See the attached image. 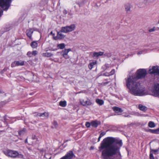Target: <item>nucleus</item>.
<instances>
[{
	"label": "nucleus",
	"mask_w": 159,
	"mask_h": 159,
	"mask_svg": "<svg viewBox=\"0 0 159 159\" xmlns=\"http://www.w3.org/2000/svg\"><path fill=\"white\" fill-rule=\"evenodd\" d=\"M123 145L122 140L118 138L109 137L104 139L98 148L102 152V155L104 159H120L121 155L120 149Z\"/></svg>",
	"instance_id": "f257e3e1"
},
{
	"label": "nucleus",
	"mask_w": 159,
	"mask_h": 159,
	"mask_svg": "<svg viewBox=\"0 0 159 159\" xmlns=\"http://www.w3.org/2000/svg\"><path fill=\"white\" fill-rule=\"evenodd\" d=\"M147 74L146 70L140 69L137 70L136 75L129 76L126 80V85L129 90V92L135 96L143 95L144 89L140 85L139 79L144 78Z\"/></svg>",
	"instance_id": "f03ea898"
},
{
	"label": "nucleus",
	"mask_w": 159,
	"mask_h": 159,
	"mask_svg": "<svg viewBox=\"0 0 159 159\" xmlns=\"http://www.w3.org/2000/svg\"><path fill=\"white\" fill-rule=\"evenodd\" d=\"M75 25L74 24H71L69 26H66L61 27V30L57 33L56 36H54L55 34H53L54 39L55 40H61L64 38L65 36L60 33H67L73 31L75 29Z\"/></svg>",
	"instance_id": "7ed1b4c3"
},
{
	"label": "nucleus",
	"mask_w": 159,
	"mask_h": 159,
	"mask_svg": "<svg viewBox=\"0 0 159 159\" xmlns=\"http://www.w3.org/2000/svg\"><path fill=\"white\" fill-rule=\"evenodd\" d=\"M11 0H0V7L4 10H7L10 6Z\"/></svg>",
	"instance_id": "20e7f679"
},
{
	"label": "nucleus",
	"mask_w": 159,
	"mask_h": 159,
	"mask_svg": "<svg viewBox=\"0 0 159 159\" xmlns=\"http://www.w3.org/2000/svg\"><path fill=\"white\" fill-rule=\"evenodd\" d=\"M152 95L159 98V84H155L152 89Z\"/></svg>",
	"instance_id": "39448f33"
},
{
	"label": "nucleus",
	"mask_w": 159,
	"mask_h": 159,
	"mask_svg": "<svg viewBox=\"0 0 159 159\" xmlns=\"http://www.w3.org/2000/svg\"><path fill=\"white\" fill-rule=\"evenodd\" d=\"M4 153L6 156L13 158L19 155V153L17 152L10 150L4 152Z\"/></svg>",
	"instance_id": "423d86ee"
},
{
	"label": "nucleus",
	"mask_w": 159,
	"mask_h": 159,
	"mask_svg": "<svg viewBox=\"0 0 159 159\" xmlns=\"http://www.w3.org/2000/svg\"><path fill=\"white\" fill-rule=\"evenodd\" d=\"M75 156L72 151H70L67 152L66 155L60 159H72L75 157Z\"/></svg>",
	"instance_id": "0eeeda50"
},
{
	"label": "nucleus",
	"mask_w": 159,
	"mask_h": 159,
	"mask_svg": "<svg viewBox=\"0 0 159 159\" xmlns=\"http://www.w3.org/2000/svg\"><path fill=\"white\" fill-rule=\"evenodd\" d=\"M148 72L150 74L159 75V67L158 66H153L152 69L149 70Z\"/></svg>",
	"instance_id": "6e6552de"
},
{
	"label": "nucleus",
	"mask_w": 159,
	"mask_h": 159,
	"mask_svg": "<svg viewBox=\"0 0 159 159\" xmlns=\"http://www.w3.org/2000/svg\"><path fill=\"white\" fill-rule=\"evenodd\" d=\"M80 103L81 105H82L84 106H90L92 104L90 100L88 98H87V100L86 101H84V100H80Z\"/></svg>",
	"instance_id": "1a4fd4ad"
},
{
	"label": "nucleus",
	"mask_w": 159,
	"mask_h": 159,
	"mask_svg": "<svg viewBox=\"0 0 159 159\" xmlns=\"http://www.w3.org/2000/svg\"><path fill=\"white\" fill-rule=\"evenodd\" d=\"M23 65H24V61H16L12 62L11 65V66L12 67H13L17 66Z\"/></svg>",
	"instance_id": "9d476101"
},
{
	"label": "nucleus",
	"mask_w": 159,
	"mask_h": 159,
	"mask_svg": "<svg viewBox=\"0 0 159 159\" xmlns=\"http://www.w3.org/2000/svg\"><path fill=\"white\" fill-rule=\"evenodd\" d=\"M34 31V29L31 28L26 30V35L30 39H32V35Z\"/></svg>",
	"instance_id": "9b49d317"
},
{
	"label": "nucleus",
	"mask_w": 159,
	"mask_h": 159,
	"mask_svg": "<svg viewBox=\"0 0 159 159\" xmlns=\"http://www.w3.org/2000/svg\"><path fill=\"white\" fill-rule=\"evenodd\" d=\"M35 115L34 116H39L40 117L44 116L48 118L49 116V114L47 112H44L43 113H39L38 112H36L34 113Z\"/></svg>",
	"instance_id": "f8f14e48"
},
{
	"label": "nucleus",
	"mask_w": 159,
	"mask_h": 159,
	"mask_svg": "<svg viewBox=\"0 0 159 159\" xmlns=\"http://www.w3.org/2000/svg\"><path fill=\"white\" fill-rule=\"evenodd\" d=\"M104 52H94L93 54V57H97L99 56H102L104 55Z\"/></svg>",
	"instance_id": "ddd939ff"
},
{
	"label": "nucleus",
	"mask_w": 159,
	"mask_h": 159,
	"mask_svg": "<svg viewBox=\"0 0 159 159\" xmlns=\"http://www.w3.org/2000/svg\"><path fill=\"white\" fill-rule=\"evenodd\" d=\"M125 9L127 13H130V12L131 5L129 3L126 4L125 6Z\"/></svg>",
	"instance_id": "4468645a"
},
{
	"label": "nucleus",
	"mask_w": 159,
	"mask_h": 159,
	"mask_svg": "<svg viewBox=\"0 0 159 159\" xmlns=\"http://www.w3.org/2000/svg\"><path fill=\"white\" fill-rule=\"evenodd\" d=\"M139 109L140 110L145 112L147 110L148 108L142 104H139Z\"/></svg>",
	"instance_id": "2eb2a0df"
},
{
	"label": "nucleus",
	"mask_w": 159,
	"mask_h": 159,
	"mask_svg": "<svg viewBox=\"0 0 159 159\" xmlns=\"http://www.w3.org/2000/svg\"><path fill=\"white\" fill-rule=\"evenodd\" d=\"M100 123H98L97 120L93 121L91 122V125L94 127H97Z\"/></svg>",
	"instance_id": "dca6fc26"
},
{
	"label": "nucleus",
	"mask_w": 159,
	"mask_h": 159,
	"mask_svg": "<svg viewBox=\"0 0 159 159\" xmlns=\"http://www.w3.org/2000/svg\"><path fill=\"white\" fill-rule=\"evenodd\" d=\"M114 111L116 112L117 113L118 112H122L123 111V110L121 108H119L117 107H113V108Z\"/></svg>",
	"instance_id": "f3484780"
},
{
	"label": "nucleus",
	"mask_w": 159,
	"mask_h": 159,
	"mask_svg": "<svg viewBox=\"0 0 159 159\" xmlns=\"http://www.w3.org/2000/svg\"><path fill=\"white\" fill-rule=\"evenodd\" d=\"M26 132V129L23 128L22 129L18 131V134L20 136L24 135Z\"/></svg>",
	"instance_id": "a211bd4d"
},
{
	"label": "nucleus",
	"mask_w": 159,
	"mask_h": 159,
	"mask_svg": "<svg viewBox=\"0 0 159 159\" xmlns=\"http://www.w3.org/2000/svg\"><path fill=\"white\" fill-rule=\"evenodd\" d=\"M97 61H95L92 62H90L88 65V67L89 69L91 70L93 67V66L97 64Z\"/></svg>",
	"instance_id": "6ab92c4d"
},
{
	"label": "nucleus",
	"mask_w": 159,
	"mask_h": 159,
	"mask_svg": "<svg viewBox=\"0 0 159 159\" xmlns=\"http://www.w3.org/2000/svg\"><path fill=\"white\" fill-rule=\"evenodd\" d=\"M30 46L32 48H36L38 46V43L36 41H34L30 44Z\"/></svg>",
	"instance_id": "aec40b11"
},
{
	"label": "nucleus",
	"mask_w": 159,
	"mask_h": 159,
	"mask_svg": "<svg viewBox=\"0 0 159 159\" xmlns=\"http://www.w3.org/2000/svg\"><path fill=\"white\" fill-rule=\"evenodd\" d=\"M52 55V54L50 52H46L42 54V56L43 57H50Z\"/></svg>",
	"instance_id": "412c9836"
},
{
	"label": "nucleus",
	"mask_w": 159,
	"mask_h": 159,
	"mask_svg": "<svg viewBox=\"0 0 159 159\" xmlns=\"http://www.w3.org/2000/svg\"><path fill=\"white\" fill-rule=\"evenodd\" d=\"M155 124L152 121H150L148 123V126L150 128H154L155 126Z\"/></svg>",
	"instance_id": "4be33fe9"
},
{
	"label": "nucleus",
	"mask_w": 159,
	"mask_h": 159,
	"mask_svg": "<svg viewBox=\"0 0 159 159\" xmlns=\"http://www.w3.org/2000/svg\"><path fill=\"white\" fill-rule=\"evenodd\" d=\"M159 148L157 149H153L152 148H150V152L152 153V154L154 153L156 155L157 154V152H158Z\"/></svg>",
	"instance_id": "5701e85b"
},
{
	"label": "nucleus",
	"mask_w": 159,
	"mask_h": 159,
	"mask_svg": "<svg viewBox=\"0 0 159 159\" xmlns=\"http://www.w3.org/2000/svg\"><path fill=\"white\" fill-rule=\"evenodd\" d=\"M96 102L100 105H103L104 103V101L103 100L100 99H97L96 100Z\"/></svg>",
	"instance_id": "b1692460"
},
{
	"label": "nucleus",
	"mask_w": 159,
	"mask_h": 159,
	"mask_svg": "<svg viewBox=\"0 0 159 159\" xmlns=\"http://www.w3.org/2000/svg\"><path fill=\"white\" fill-rule=\"evenodd\" d=\"M71 49L70 48H69L68 49H65L63 50L62 51V52L63 53L62 54L67 55L68 52L70 51Z\"/></svg>",
	"instance_id": "393cba45"
},
{
	"label": "nucleus",
	"mask_w": 159,
	"mask_h": 159,
	"mask_svg": "<svg viewBox=\"0 0 159 159\" xmlns=\"http://www.w3.org/2000/svg\"><path fill=\"white\" fill-rule=\"evenodd\" d=\"M59 105L62 107H65L66 105V102L65 101H61L59 102Z\"/></svg>",
	"instance_id": "a878e982"
},
{
	"label": "nucleus",
	"mask_w": 159,
	"mask_h": 159,
	"mask_svg": "<svg viewBox=\"0 0 159 159\" xmlns=\"http://www.w3.org/2000/svg\"><path fill=\"white\" fill-rule=\"evenodd\" d=\"M7 116L6 115H5L3 116V118L4 120H3V122L7 126H8V124L7 123Z\"/></svg>",
	"instance_id": "bb28decb"
},
{
	"label": "nucleus",
	"mask_w": 159,
	"mask_h": 159,
	"mask_svg": "<svg viewBox=\"0 0 159 159\" xmlns=\"http://www.w3.org/2000/svg\"><path fill=\"white\" fill-rule=\"evenodd\" d=\"M110 67V65L108 64H106L102 67V69L105 70Z\"/></svg>",
	"instance_id": "cd10ccee"
},
{
	"label": "nucleus",
	"mask_w": 159,
	"mask_h": 159,
	"mask_svg": "<svg viewBox=\"0 0 159 159\" xmlns=\"http://www.w3.org/2000/svg\"><path fill=\"white\" fill-rule=\"evenodd\" d=\"M65 45L64 43H61L57 45V47L61 49H63L65 48Z\"/></svg>",
	"instance_id": "c85d7f7f"
},
{
	"label": "nucleus",
	"mask_w": 159,
	"mask_h": 159,
	"mask_svg": "<svg viewBox=\"0 0 159 159\" xmlns=\"http://www.w3.org/2000/svg\"><path fill=\"white\" fill-rule=\"evenodd\" d=\"M147 52V50L144 49L141 51H139L138 52L137 54L138 55L141 54L143 53H146Z\"/></svg>",
	"instance_id": "c756f323"
},
{
	"label": "nucleus",
	"mask_w": 159,
	"mask_h": 159,
	"mask_svg": "<svg viewBox=\"0 0 159 159\" xmlns=\"http://www.w3.org/2000/svg\"><path fill=\"white\" fill-rule=\"evenodd\" d=\"M104 55L105 57H110L111 56V53H106L104 54Z\"/></svg>",
	"instance_id": "7c9ffc66"
},
{
	"label": "nucleus",
	"mask_w": 159,
	"mask_h": 159,
	"mask_svg": "<svg viewBox=\"0 0 159 159\" xmlns=\"http://www.w3.org/2000/svg\"><path fill=\"white\" fill-rule=\"evenodd\" d=\"M53 125L54 126V128H56L58 126V123L56 121H54L53 122Z\"/></svg>",
	"instance_id": "2f4dec72"
},
{
	"label": "nucleus",
	"mask_w": 159,
	"mask_h": 159,
	"mask_svg": "<svg viewBox=\"0 0 159 159\" xmlns=\"http://www.w3.org/2000/svg\"><path fill=\"white\" fill-rule=\"evenodd\" d=\"M32 55L33 56H35L38 54V52L36 50L33 51L31 52Z\"/></svg>",
	"instance_id": "473e14b6"
},
{
	"label": "nucleus",
	"mask_w": 159,
	"mask_h": 159,
	"mask_svg": "<svg viewBox=\"0 0 159 159\" xmlns=\"http://www.w3.org/2000/svg\"><path fill=\"white\" fill-rule=\"evenodd\" d=\"M31 52L30 51L28 52L26 54V55L27 56H28V57H31L32 56V55Z\"/></svg>",
	"instance_id": "72a5a7b5"
},
{
	"label": "nucleus",
	"mask_w": 159,
	"mask_h": 159,
	"mask_svg": "<svg viewBox=\"0 0 159 159\" xmlns=\"http://www.w3.org/2000/svg\"><path fill=\"white\" fill-rule=\"evenodd\" d=\"M91 125V123H90L89 122H87L86 123L85 125L87 128H89Z\"/></svg>",
	"instance_id": "f704fd0d"
},
{
	"label": "nucleus",
	"mask_w": 159,
	"mask_h": 159,
	"mask_svg": "<svg viewBox=\"0 0 159 159\" xmlns=\"http://www.w3.org/2000/svg\"><path fill=\"white\" fill-rule=\"evenodd\" d=\"M156 30V28L155 27H153V28L149 29L148 30L149 32H154Z\"/></svg>",
	"instance_id": "c9c22d12"
},
{
	"label": "nucleus",
	"mask_w": 159,
	"mask_h": 159,
	"mask_svg": "<svg viewBox=\"0 0 159 159\" xmlns=\"http://www.w3.org/2000/svg\"><path fill=\"white\" fill-rule=\"evenodd\" d=\"M149 158L150 159H154V157L153 156V154L150 152Z\"/></svg>",
	"instance_id": "e433bc0d"
},
{
	"label": "nucleus",
	"mask_w": 159,
	"mask_h": 159,
	"mask_svg": "<svg viewBox=\"0 0 159 159\" xmlns=\"http://www.w3.org/2000/svg\"><path fill=\"white\" fill-rule=\"evenodd\" d=\"M153 134H159L158 129H153Z\"/></svg>",
	"instance_id": "4c0bfd02"
},
{
	"label": "nucleus",
	"mask_w": 159,
	"mask_h": 159,
	"mask_svg": "<svg viewBox=\"0 0 159 159\" xmlns=\"http://www.w3.org/2000/svg\"><path fill=\"white\" fill-rule=\"evenodd\" d=\"M115 72V70L114 69H112L110 73V75H111L114 74Z\"/></svg>",
	"instance_id": "58836bf2"
},
{
	"label": "nucleus",
	"mask_w": 159,
	"mask_h": 159,
	"mask_svg": "<svg viewBox=\"0 0 159 159\" xmlns=\"http://www.w3.org/2000/svg\"><path fill=\"white\" fill-rule=\"evenodd\" d=\"M62 56H63L66 59H67L69 58V56L67 55H64V54H62Z\"/></svg>",
	"instance_id": "ea45409f"
},
{
	"label": "nucleus",
	"mask_w": 159,
	"mask_h": 159,
	"mask_svg": "<svg viewBox=\"0 0 159 159\" xmlns=\"http://www.w3.org/2000/svg\"><path fill=\"white\" fill-rule=\"evenodd\" d=\"M7 68H4L3 70H2V71H1V74H3L5 72L7 69Z\"/></svg>",
	"instance_id": "a19ab883"
},
{
	"label": "nucleus",
	"mask_w": 159,
	"mask_h": 159,
	"mask_svg": "<svg viewBox=\"0 0 159 159\" xmlns=\"http://www.w3.org/2000/svg\"><path fill=\"white\" fill-rule=\"evenodd\" d=\"M109 81H107V82H103L101 84L102 85L105 86L109 83Z\"/></svg>",
	"instance_id": "79ce46f5"
},
{
	"label": "nucleus",
	"mask_w": 159,
	"mask_h": 159,
	"mask_svg": "<svg viewBox=\"0 0 159 159\" xmlns=\"http://www.w3.org/2000/svg\"><path fill=\"white\" fill-rule=\"evenodd\" d=\"M103 75L107 76H109L110 75L109 73H105L103 74Z\"/></svg>",
	"instance_id": "37998d69"
},
{
	"label": "nucleus",
	"mask_w": 159,
	"mask_h": 159,
	"mask_svg": "<svg viewBox=\"0 0 159 159\" xmlns=\"http://www.w3.org/2000/svg\"><path fill=\"white\" fill-rule=\"evenodd\" d=\"M105 134H106V133L104 132H102L100 134L99 136H100V137H102Z\"/></svg>",
	"instance_id": "c03bdc74"
},
{
	"label": "nucleus",
	"mask_w": 159,
	"mask_h": 159,
	"mask_svg": "<svg viewBox=\"0 0 159 159\" xmlns=\"http://www.w3.org/2000/svg\"><path fill=\"white\" fill-rule=\"evenodd\" d=\"M147 131L153 134V129H149L147 130Z\"/></svg>",
	"instance_id": "a18cd8bd"
},
{
	"label": "nucleus",
	"mask_w": 159,
	"mask_h": 159,
	"mask_svg": "<svg viewBox=\"0 0 159 159\" xmlns=\"http://www.w3.org/2000/svg\"><path fill=\"white\" fill-rule=\"evenodd\" d=\"M63 13L64 14L66 15L67 13V11L65 9L63 11Z\"/></svg>",
	"instance_id": "49530a36"
},
{
	"label": "nucleus",
	"mask_w": 159,
	"mask_h": 159,
	"mask_svg": "<svg viewBox=\"0 0 159 159\" xmlns=\"http://www.w3.org/2000/svg\"><path fill=\"white\" fill-rule=\"evenodd\" d=\"M32 139L33 140L37 139V138L36 137V136L35 135H33L32 136Z\"/></svg>",
	"instance_id": "de8ad7c7"
},
{
	"label": "nucleus",
	"mask_w": 159,
	"mask_h": 159,
	"mask_svg": "<svg viewBox=\"0 0 159 159\" xmlns=\"http://www.w3.org/2000/svg\"><path fill=\"white\" fill-rule=\"evenodd\" d=\"M39 151L41 153H42L44 151V150L43 149H42L39 150Z\"/></svg>",
	"instance_id": "09e8293b"
},
{
	"label": "nucleus",
	"mask_w": 159,
	"mask_h": 159,
	"mask_svg": "<svg viewBox=\"0 0 159 159\" xmlns=\"http://www.w3.org/2000/svg\"><path fill=\"white\" fill-rule=\"evenodd\" d=\"M27 139H28V137L27 138L25 139V143H28Z\"/></svg>",
	"instance_id": "8fccbe9b"
},
{
	"label": "nucleus",
	"mask_w": 159,
	"mask_h": 159,
	"mask_svg": "<svg viewBox=\"0 0 159 159\" xmlns=\"http://www.w3.org/2000/svg\"><path fill=\"white\" fill-rule=\"evenodd\" d=\"M50 50H51V51H56L57 50V49L56 48V49H53V48H52Z\"/></svg>",
	"instance_id": "3c124183"
},
{
	"label": "nucleus",
	"mask_w": 159,
	"mask_h": 159,
	"mask_svg": "<svg viewBox=\"0 0 159 159\" xmlns=\"http://www.w3.org/2000/svg\"><path fill=\"white\" fill-rule=\"evenodd\" d=\"M101 137H100V136H99V138L98 139V142H99L100 141V139Z\"/></svg>",
	"instance_id": "603ef678"
},
{
	"label": "nucleus",
	"mask_w": 159,
	"mask_h": 159,
	"mask_svg": "<svg viewBox=\"0 0 159 159\" xmlns=\"http://www.w3.org/2000/svg\"><path fill=\"white\" fill-rule=\"evenodd\" d=\"M2 11H0V17L1 16L2 14Z\"/></svg>",
	"instance_id": "864d4df0"
},
{
	"label": "nucleus",
	"mask_w": 159,
	"mask_h": 159,
	"mask_svg": "<svg viewBox=\"0 0 159 159\" xmlns=\"http://www.w3.org/2000/svg\"><path fill=\"white\" fill-rule=\"evenodd\" d=\"M83 91H80V92H78L77 93H83Z\"/></svg>",
	"instance_id": "5fc2aeb1"
},
{
	"label": "nucleus",
	"mask_w": 159,
	"mask_h": 159,
	"mask_svg": "<svg viewBox=\"0 0 159 159\" xmlns=\"http://www.w3.org/2000/svg\"><path fill=\"white\" fill-rule=\"evenodd\" d=\"M3 122V120H0V124H1V122Z\"/></svg>",
	"instance_id": "6e6d98bb"
},
{
	"label": "nucleus",
	"mask_w": 159,
	"mask_h": 159,
	"mask_svg": "<svg viewBox=\"0 0 159 159\" xmlns=\"http://www.w3.org/2000/svg\"><path fill=\"white\" fill-rule=\"evenodd\" d=\"M54 61L55 62H58V60L57 61Z\"/></svg>",
	"instance_id": "4d7b16f0"
},
{
	"label": "nucleus",
	"mask_w": 159,
	"mask_h": 159,
	"mask_svg": "<svg viewBox=\"0 0 159 159\" xmlns=\"http://www.w3.org/2000/svg\"><path fill=\"white\" fill-rule=\"evenodd\" d=\"M34 123H36V122H36V121H35H35H34Z\"/></svg>",
	"instance_id": "13d9d810"
},
{
	"label": "nucleus",
	"mask_w": 159,
	"mask_h": 159,
	"mask_svg": "<svg viewBox=\"0 0 159 159\" xmlns=\"http://www.w3.org/2000/svg\"><path fill=\"white\" fill-rule=\"evenodd\" d=\"M50 33H51V34H52V32H51Z\"/></svg>",
	"instance_id": "bf43d9fd"
},
{
	"label": "nucleus",
	"mask_w": 159,
	"mask_h": 159,
	"mask_svg": "<svg viewBox=\"0 0 159 159\" xmlns=\"http://www.w3.org/2000/svg\"><path fill=\"white\" fill-rule=\"evenodd\" d=\"M20 155V156H21L22 157H23V156L22 155Z\"/></svg>",
	"instance_id": "052dcab7"
},
{
	"label": "nucleus",
	"mask_w": 159,
	"mask_h": 159,
	"mask_svg": "<svg viewBox=\"0 0 159 159\" xmlns=\"http://www.w3.org/2000/svg\"><path fill=\"white\" fill-rule=\"evenodd\" d=\"M1 93V90H0V93Z\"/></svg>",
	"instance_id": "680f3d73"
},
{
	"label": "nucleus",
	"mask_w": 159,
	"mask_h": 159,
	"mask_svg": "<svg viewBox=\"0 0 159 159\" xmlns=\"http://www.w3.org/2000/svg\"><path fill=\"white\" fill-rule=\"evenodd\" d=\"M105 80H107L106 79Z\"/></svg>",
	"instance_id": "e2e57ef3"
},
{
	"label": "nucleus",
	"mask_w": 159,
	"mask_h": 159,
	"mask_svg": "<svg viewBox=\"0 0 159 159\" xmlns=\"http://www.w3.org/2000/svg\"><path fill=\"white\" fill-rule=\"evenodd\" d=\"M158 23H159V20Z\"/></svg>",
	"instance_id": "0e129e2a"
}]
</instances>
